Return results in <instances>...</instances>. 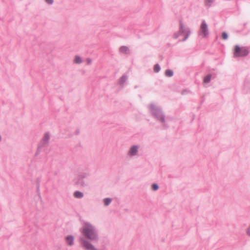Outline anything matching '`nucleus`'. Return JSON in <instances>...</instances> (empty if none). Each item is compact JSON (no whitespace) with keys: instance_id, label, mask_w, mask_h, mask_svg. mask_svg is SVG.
I'll use <instances>...</instances> for the list:
<instances>
[{"instance_id":"1","label":"nucleus","mask_w":250,"mask_h":250,"mask_svg":"<svg viewBox=\"0 0 250 250\" xmlns=\"http://www.w3.org/2000/svg\"><path fill=\"white\" fill-rule=\"evenodd\" d=\"M80 231L82 236L79 237L78 241L83 250H100L92 243L99 240L98 230L95 226L90 222H84Z\"/></svg>"},{"instance_id":"2","label":"nucleus","mask_w":250,"mask_h":250,"mask_svg":"<svg viewBox=\"0 0 250 250\" xmlns=\"http://www.w3.org/2000/svg\"><path fill=\"white\" fill-rule=\"evenodd\" d=\"M148 108L153 117L161 123L163 126L166 127L165 116L161 107L154 104H151Z\"/></svg>"},{"instance_id":"3","label":"nucleus","mask_w":250,"mask_h":250,"mask_svg":"<svg viewBox=\"0 0 250 250\" xmlns=\"http://www.w3.org/2000/svg\"><path fill=\"white\" fill-rule=\"evenodd\" d=\"M191 34V30L189 27H188L182 21H179V30L175 32L172 36L174 39H177L180 36H184L182 42L186 41Z\"/></svg>"},{"instance_id":"4","label":"nucleus","mask_w":250,"mask_h":250,"mask_svg":"<svg viewBox=\"0 0 250 250\" xmlns=\"http://www.w3.org/2000/svg\"><path fill=\"white\" fill-rule=\"evenodd\" d=\"M249 51L247 47H240L239 45H236L234 47V51L233 56L234 57H245L248 55Z\"/></svg>"},{"instance_id":"5","label":"nucleus","mask_w":250,"mask_h":250,"mask_svg":"<svg viewBox=\"0 0 250 250\" xmlns=\"http://www.w3.org/2000/svg\"><path fill=\"white\" fill-rule=\"evenodd\" d=\"M209 34L208 25L205 20L202 21L200 27L198 35L202 38H207Z\"/></svg>"},{"instance_id":"6","label":"nucleus","mask_w":250,"mask_h":250,"mask_svg":"<svg viewBox=\"0 0 250 250\" xmlns=\"http://www.w3.org/2000/svg\"><path fill=\"white\" fill-rule=\"evenodd\" d=\"M140 146L138 145L131 146L127 151V155L129 158H134L139 156Z\"/></svg>"},{"instance_id":"7","label":"nucleus","mask_w":250,"mask_h":250,"mask_svg":"<svg viewBox=\"0 0 250 250\" xmlns=\"http://www.w3.org/2000/svg\"><path fill=\"white\" fill-rule=\"evenodd\" d=\"M50 138V135L49 133L46 132L45 133L42 140H41L40 143L38 146V149H41L42 147H46L48 146L49 142V140Z\"/></svg>"},{"instance_id":"8","label":"nucleus","mask_w":250,"mask_h":250,"mask_svg":"<svg viewBox=\"0 0 250 250\" xmlns=\"http://www.w3.org/2000/svg\"><path fill=\"white\" fill-rule=\"evenodd\" d=\"M66 244L69 246H72L74 244V237L71 235H67L65 238Z\"/></svg>"},{"instance_id":"9","label":"nucleus","mask_w":250,"mask_h":250,"mask_svg":"<svg viewBox=\"0 0 250 250\" xmlns=\"http://www.w3.org/2000/svg\"><path fill=\"white\" fill-rule=\"evenodd\" d=\"M84 196L83 193L80 191H76L73 193V196L77 199H81Z\"/></svg>"},{"instance_id":"10","label":"nucleus","mask_w":250,"mask_h":250,"mask_svg":"<svg viewBox=\"0 0 250 250\" xmlns=\"http://www.w3.org/2000/svg\"><path fill=\"white\" fill-rule=\"evenodd\" d=\"M120 51L124 54H129V50L128 47L122 46L120 48Z\"/></svg>"},{"instance_id":"11","label":"nucleus","mask_w":250,"mask_h":250,"mask_svg":"<svg viewBox=\"0 0 250 250\" xmlns=\"http://www.w3.org/2000/svg\"><path fill=\"white\" fill-rule=\"evenodd\" d=\"M112 201V199L110 198H104L103 200L104 206L105 207L108 206Z\"/></svg>"},{"instance_id":"12","label":"nucleus","mask_w":250,"mask_h":250,"mask_svg":"<svg viewBox=\"0 0 250 250\" xmlns=\"http://www.w3.org/2000/svg\"><path fill=\"white\" fill-rule=\"evenodd\" d=\"M73 61L76 64H80L83 62L82 59L78 55L75 56Z\"/></svg>"},{"instance_id":"13","label":"nucleus","mask_w":250,"mask_h":250,"mask_svg":"<svg viewBox=\"0 0 250 250\" xmlns=\"http://www.w3.org/2000/svg\"><path fill=\"white\" fill-rule=\"evenodd\" d=\"M127 79V77L123 75L120 79L119 83L121 85H123Z\"/></svg>"},{"instance_id":"14","label":"nucleus","mask_w":250,"mask_h":250,"mask_svg":"<svg viewBox=\"0 0 250 250\" xmlns=\"http://www.w3.org/2000/svg\"><path fill=\"white\" fill-rule=\"evenodd\" d=\"M212 75L211 74H208L204 78V83H208L210 82L211 79Z\"/></svg>"},{"instance_id":"15","label":"nucleus","mask_w":250,"mask_h":250,"mask_svg":"<svg viewBox=\"0 0 250 250\" xmlns=\"http://www.w3.org/2000/svg\"><path fill=\"white\" fill-rule=\"evenodd\" d=\"M173 75V72L170 69H167L165 71V75L168 77H171Z\"/></svg>"},{"instance_id":"16","label":"nucleus","mask_w":250,"mask_h":250,"mask_svg":"<svg viewBox=\"0 0 250 250\" xmlns=\"http://www.w3.org/2000/svg\"><path fill=\"white\" fill-rule=\"evenodd\" d=\"M215 0H205V3L207 6H210Z\"/></svg>"},{"instance_id":"17","label":"nucleus","mask_w":250,"mask_h":250,"mask_svg":"<svg viewBox=\"0 0 250 250\" xmlns=\"http://www.w3.org/2000/svg\"><path fill=\"white\" fill-rule=\"evenodd\" d=\"M89 173L87 172H83L80 174L79 176L80 178H86L89 176Z\"/></svg>"},{"instance_id":"18","label":"nucleus","mask_w":250,"mask_h":250,"mask_svg":"<svg viewBox=\"0 0 250 250\" xmlns=\"http://www.w3.org/2000/svg\"><path fill=\"white\" fill-rule=\"evenodd\" d=\"M161 67L158 64H156L154 66V71L156 73H158L160 71Z\"/></svg>"},{"instance_id":"19","label":"nucleus","mask_w":250,"mask_h":250,"mask_svg":"<svg viewBox=\"0 0 250 250\" xmlns=\"http://www.w3.org/2000/svg\"><path fill=\"white\" fill-rule=\"evenodd\" d=\"M152 189L154 191L157 190L159 188L158 185L156 184H153L151 186Z\"/></svg>"},{"instance_id":"20","label":"nucleus","mask_w":250,"mask_h":250,"mask_svg":"<svg viewBox=\"0 0 250 250\" xmlns=\"http://www.w3.org/2000/svg\"><path fill=\"white\" fill-rule=\"evenodd\" d=\"M222 37L224 40H227L228 38L227 33L225 32L222 33Z\"/></svg>"},{"instance_id":"21","label":"nucleus","mask_w":250,"mask_h":250,"mask_svg":"<svg viewBox=\"0 0 250 250\" xmlns=\"http://www.w3.org/2000/svg\"><path fill=\"white\" fill-rule=\"evenodd\" d=\"M246 234L249 236H250V225L248 227L247 229H246Z\"/></svg>"},{"instance_id":"22","label":"nucleus","mask_w":250,"mask_h":250,"mask_svg":"<svg viewBox=\"0 0 250 250\" xmlns=\"http://www.w3.org/2000/svg\"><path fill=\"white\" fill-rule=\"evenodd\" d=\"M45 2L49 4H52L53 3L54 0H45Z\"/></svg>"},{"instance_id":"23","label":"nucleus","mask_w":250,"mask_h":250,"mask_svg":"<svg viewBox=\"0 0 250 250\" xmlns=\"http://www.w3.org/2000/svg\"><path fill=\"white\" fill-rule=\"evenodd\" d=\"M86 61L87 64H90L92 62V61L90 58L86 59Z\"/></svg>"},{"instance_id":"24","label":"nucleus","mask_w":250,"mask_h":250,"mask_svg":"<svg viewBox=\"0 0 250 250\" xmlns=\"http://www.w3.org/2000/svg\"><path fill=\"white\" fill-rule=\"evenodd\" d=\"M187 92V90L183 91L182 92V94H185V92Z\"/></svg>"},{"instance_id":"25","label":"nucleus","mask_w":250,"mask_h":250,"mask_svg":"<svg viewBox=\"0 0 250 250\" xmlns=\"http://www.w3.org/2000/svg\"><path fill=\"white\" fill-rule=\"evenodd\" d=\"M81 186H84V184H83H83H81Z\"/></svg>"},{"instance_id":"26","label":"nucleus","mask_w":250,"mask_h":250,"mask_svg":"<svg viewBox=\"0 0 250 250\" xmlns=\"http://www.w3.org/2000/svg\"><path fill=\"white\" fill-rule=\"evenodd\" d=\"M79 133V131H77V133L78 134Z\"/></svg>"}]
</instances>
